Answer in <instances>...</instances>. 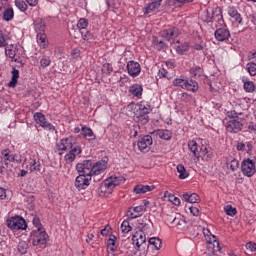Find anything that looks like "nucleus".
<instances>
[{
	"mask_svg": "<svg viewBox=\"0 0 256 256\" xmlns=\"http://www.w3.org/2000/svg\"><path fill=\"white\" fill-rule=\"evenodd\" d=\"M7 39L5 38L4 34L0 32V48L7 47Z\"/></svg>",
	"mask_w": 256,
	"mask_h": 256,
	"instance_id": "57",
	"label": "nucleus"
},
{
	"mask_svg": "<svg viewBox=\"0 0 256 256\" xmlns=\"http://www.w3.org/2000/svg\"><path fill=\"white\" fill-rule=\"evenodd\" d=\"M34 121L37 123V125H40V127L46 129V131H55V126L49 123L47 118L41 112H36L34 114Z\"/></svg>",
	"mask_w": 256,
	"mask_h": 256,
	"instance_id": "11",
	"label": "nucleus"
},
{
	"mask_svg": "<svg viewBox=\"0 0 256 256\" xmlns=\"http://www.w3.org/2000/svg\"><path fill=\"white\" fill-rule=\"evenodd\" d=\"M241 171L245 177H253L256 173L255 161L251 158H245L241 162Z\"/></svg>",
	"mask_w": 256,
	"mask_h": 256,
	"instance_id": "8",
	"label": "nucleus"
},
{
	"mask_svg": "<svg viewBox=\"0 0 256 256\" xmlns=\"http://www.w3.org/2000/svg\"><path fill=\"white\" fill-rule=\"evenodd\" d=\"M162 3H163V0H151V2L145 4V6L142 9L144 15H149V13H153V11H157V9L161 7Z\"/></svg>",
	"mask_w": 256,
	"mask_h": 256,
	"instance_id": "19",
	"label": "nucleus"
},
{
	"mask_svg": "<svg viewBox=\"0 0 256 256\" xmlns=\"http://www.w3.org/2000/svg\"><path fill=\"white\" fill-rule=\"evenodd\" d=\"M208 248L212 249L213 253H218V251H221V244H219L217 236H210V238H208Z\"/></svg>",
	"mask_w": 256,
	"mask_h": 256,
	"instance_id": "23",
	"label": "nucleus"
},
{
	"mask_svg": "<svg viewBox=\"0 0 256 256\" xmlns=\"http://www.w3.org/2000/svg\"><path fill=\"white\" fill-rule=\"evenodd\" d=\"M76 141L77 138L72 136L61 139L58 143H56L55 153H58V155H63L65 151H69V148L75 145Z\"/></svg>",
	"mask_w": 256,
	"mask_h": 256,
	"instance_id": "7",
	"label": "nucleus"
},
{
	"mask_svg": "<svg viewBox=\"0 0 256 256\" xmlns=\"http://www.w3.org/2000/svg\"><path fill=\"white\" fill-rule=\"evenodd\" d=\"M181 99L185 101V103H189V101H191V95H189L188 93H182Z\"/></svg>",
	"mask_w": 256,
	"mask_h": 256,
	"instance_id": "63",
	"label": "nucleus"
},
{
	"mask_svg": "<svg viewBox=\"0 0 256 256\" xmlns=\"http://www.w3.org/2000/svg\"><path fill=\"white\" fill-rule=\"evenodd\" d=\"M190 75L195 78L201 77V75H203V68H201V66L199 65H194L190 69Z\"/></svg>",
	"mask_w": 256,
	"mask_h": 256,
	"instance_id": "37",
	"label": "nucleus"
},
{
	"mask_svg": "<svg viewBox=\"0 0 256 256\" xmlns=\"http://www.w3.org/2000/svg\"><path fill=\"white\" fill-rule=\"evenodd\" d=\"M121 231L122 233H129L131 231V225L129 224V221L124 220L121 224Z\"/></svg>",
	"mask_w": 256,
	"mask_h": 256,
	"instance_id": "51",
	"label": "nucleus"
},
{
	"mask_svg": "<svg viewBox=\"0 0 256 256\" xmlns=\"http://www.w3.org/2000/svg\"><path fill=\"white\" fill-rule=\"evenodd\" d=\"M80 33H81L82 39H84V41H93V35L91 32L80 31Z\"/></svg>",
	"mask_w": 256,
	"mask_h": 256,
	"instance_id": "55",
	"label": "nucleus"
},
{
	"mask_svg": "<svg viewBox=\"0 0 256 256\" xmlns=\"http://www.w3.org/2000/svg\"><path fill=\"white\" fill-rule=\"evenodd\" d=\"M224 212L226 215H229V217H235L237 215V208L227 205L224 207Z\"/></svg>",
	"mask_w": 256,
	"mask_h": 256,
	"instance_id": "43",
	"label": "nucleus"
},
{
	"mask_svg": "<svg viewBox=\"0 0 256 256\" xmlns=\"http://www.w3.org/2000/svg\"><path fill=\"white\" fill-rule=\"evenodd\" d=\"M149 245H153V247L159 251L163 247V241L159 237H152L148 241Z\"/></svg>",
	"mask_w": 256,
	"mask_h": 256,
	"instance_id": "34",
	"label": "nucleus"
},
{
	"mask_svg": "<svg viewBox=\"0 0 256 256\" xmlns=\"http://www.w3.org/2000/svg\"><path fill=\"white\" fill-rule=\"evenodd\" d=\"M214 37L217 41H229V37H231V32L227 29V26H220V28L216 29L214 32Z\"/></svg>",
	"mask_w": 256,
	"mask_h": 256,
	"instance_id": "14",
	"label": "nucleus"
},
{
	"mask_svg": "<svg viewBox=\"0 0 256 256\" xmlns=\"http://www.w3.org/2000/svg\"><path fill=\"white\" fill-rule=\"evenodd\" d=\"M168 199L171 203H173V205H176L177 207H179V205H181V199H179L177 196L170 194L168 196Z\"/></svg>",
	"mask_w": 256,
	"mask_h": 256,
	"instance_id": "53",
	"label": "nucleus"
},
{
	"mask_svg": "<svg viewBox=\"0 0 256 256\" xmlns=\"http://www.w3.org/2000/svg\"><path fill=\"white\" fill-rule=\"evenodd\" d=\"M236 149H237V151H245V143H243V142L237 143Z\"/></svg>",
	"mask_w": 256,
	"mask_h": 256,
	"instance_id": "64",
	"label": "nucleus"
},
{
	"mask_svg": "<svg viewBox=\"0 0 256 256\" xmlns=\"http://www.w3.org/2000/svg\"><path fill=\"white\" fill-rule=\"evenodd\" d=\"M81 153H83V148L76 141L74 142L72 147L69 148L68 153L65 154L64 160L66 161V163H73V161H75V159H77V156L81 155Z\"/></svg>",
	"mask_w": 256,
	"mask_h": 256,
	"instance_id": "9",
	"label": "nucleus"
},
{
	"mask_svg": "<svg viewBox=\"0 0 256 256\" xmlns=\"http://www.w3.org/2000/svg\"><path fill=\"white\" fill-rule=\"evenodd\" d=\"M7 227L12 231H25L27 229V221L21 216H13L7 220Z\"/></svg>",
	"mask_w": 256,
	"mask_h": 256,
	"instance_id": "6",
	"label": "nucleus"
},
{
	"mask_svg": "<svg viewBox=\"0 0 256 256\" xmlns=\"http://www.w3.org/2000/svg\"><path fill=\"white\" fill-rule=\"evenodd\" d=\"M103 69L105 73H113V65H111L110 63L104 64Z\"/></svg>",
	"mask_w": 256,
	"mask_h": 256,
	"instance_id": "58",
	"label": "nucleus"
},
{
	"mask_svg": "<svg viewBox=\"0 0 256 256\" xmlns=\"http://www.w3.org/2000/svg\"><path fill=\"white\" fill-rule=\"evenodd\" d=\"M109 231H111V226L107 225L100 231V233L103 237H107V235H109Z\"/></svg>",
	"mask_w": 256,
	"mask_h": 256,
	"instance_id": "61",
	"label": "nucleus"
},
{
	"mask_svg": "<svg viewBox=\"0 0 256 256\" xmlns=\"http://www.w3.org/2000/svg\"><path fill=\"white\" fill-rule=\"evenodd\" d=\"M11 74H12V78L8 84V87L15 88V87H17V83L19 81V71L17 70V68L13 67Z\"/></svg>",
	"mask_w": 256,
	"mask_h": 256,
	"instance_id": "32",
	"label": "nucleus"
},
{
	"mask_svg": "<svg viewBox=\"0 0 256 256\" xmlns=\"http://www.w3.org/2000/svg\"><path fill=\"white\" fill-rule=\"evenodd\" d=\"M127 71L130 77H138V75L141 73V64H139V62L130 60L127 63Z\"/></svg>",
	"mask_w": 256,
	"mask_h": 256,
	"instance_id": "18",
	"label": "nucleus"
},
{
	"mask_svg": "<svg viewBox=\"0 0 256 256\" xmlns=\"http://www.w3.org/2000/svg\"><path fill=\"white\" fill-rule=\"evenodd\" d=\"M212 21L216 23L215 27H225V20L223 19V10L221 8L216 7L212 11Z\"/></svg>",
	"mask_w": 256,
	"mask_h": 256,
	"instance_id": "17",
	"label": "nucleus"
},
{
	"mask_svg": "<svg viewBox=\"0 0 256 256\" xmlns=\"http://www.w3.org/2000/svg\"><path fill=\"white\" fill-rule=\"evenodd\" d=\"M37 43L41 49H47L49 47V41L47 40V34H37Z\"/></svg>",
	"mask_w": 256,
	"mask_h": 256,
	"instance_id": "29",
	"label": "nucleus"
},
{
	"mask_svg": "<svg viewBox=\"0 0 256 256\" xmlns=\"http://www.w3.org/2000/svg\"><path fill=\"white\" fill-rule=\"evenodd\" d=\"M107 169V161L100 160L98 162H92V176L101 175Z\"/></svg>",
	"mask_w": 256,
	"mask_h": 256,
	"instance_id": "20",
	"label": "nucleus"
},
{
	"mask_svg": "<svg viewBox=\"0 0 256 256\" xmlns=\"http://www.w3.org/2000/svg\"><path fill=\"white\" fill-rule=\"evenodd\" d=\"M133 245H135L138 249L147 242V237L145 236V232L138 231L135 233V235L132 237Z\"/></svg>",
	"mask_w": 256,
	"mask_h": 256,
	"instance_id": "21",
	"label": "nucleus"
},
{
	"mask_svg": "<svg viewBox=\"0 0 256 256\" xmlns=\"http://www.w3.org/2000/svg\"><path fill=\"white\" fill-rule=\"evenodd\" d=\"M200 153L203 159H211V154H209V150L207 147L201 148Z\"/></svg>",
	"mask_w": 256,
	"mask_h": 256,
	"instance_id": "56",
	"label": "nucleus"
},
{
	"mask_svg": "<svg viewBox=\"0 0 256 256\" xmlns=\"http://www.w3.org/2000/svg\"><path fill=\"white\" fill-rule=\"evenodd\" d=\"M40 65L43 69L49 67V65H51V58L49 56H43L40 60Z\"/></svg>",
	"mask_w": 256,
	"mask_h": 256,
	"instance_id": "50",
	"label": "nucleus"
},
{
	"mask_svg": "<svg viewBox=\"0 0 256 256\" xmlns=\"http://www.w3.org/2000/svg\"><path fill=\"white\" fill-rule=\"evenodd\" d=\"M180 33L181 31H179V28L171 27V28L162 30L161 37H163L166 41H171L173 39H177Z\"/></svg>",
	"mask_w": 256,
	"mask_h": 256,
	"instance_id": "15",
	"label": "nucleus"
},
{
	"mask_svg": "<svg viewBox=\"0 0 256 256\" xmlns=\"http://www.w3.org/2000/svg\"><path fill=\"white\" fill-rule=\"evenodd\" d=\"M32 223L36 229H44L43 224H41V219L38 216H33Z\"/></svg>",
	"mask_w": 256,
	"mask_h": 256,
	"instance_id": "54",
	"label": "nucleus"
},
{
	"mask_svg": "<svg viewBox=\"0 0 256 256\" xmlns=\"http://www.w3.org/2000/svg\"><path fill=\"white\" fill-rule=\"evenodd\" d=\"M189 51V43H184L183 45L176 47V52L178 55H185Z\"/></svg>",
	"mask_w": 256,
	"mask_h": 256,
	"instance_id": "44",
	"label": "nucleus"
},
{
	"mask_svg": "<svg viewBox=\"0 0 256 256\" xmlns=\"http://www.w3.org/2000/svg\"><path fill=\"white\" fill-rule=\"evenodd\" d=\"M2 155H3L4 159H5V161H10L12 163H15V161H18L17 160V155L11 154L9 152V150H3L2 151Z\"/></svg>",
	"mask_w": 256,
	"mask_h": 256,
	"instance_id": "39",
	"label": "nucleus"
},
{
	"mask_svg": "<svg viewBox=\"0 0 256 256\" xmlns=\"http://www.w3.org/2000/svg\"><path fill=\"white\" fill-rule=\"evenodd\" d=\"M121 183H125V178L123 176L120 177H110L104 180L100 187L98 188V194L100 197H109L111 193H113V189H115Z\"/></svg>",
	"mask_w": 256,
	"mask_h": 256,
	"instance_id": "2",
	"label": "nucleus"
},
{
	"mask_svg": "<svg viewBox=\"0 0 256 256\" xmlns=\"http://www.w3.org/2000/svg\"><path fill=\"white\" fill-rule=\"evenodd\" d=\"M30 241L34 247L39 245H47L49 243V234L43 229H36L30 233Z\"/></svg>",
	"mask_w": 256,
	"mask_h": 256,
	"instance_id": "4",
	"label": "nucleus"
},
{
	"mask_svg": "<svg viewBox=\"0 0 256 256\" xmlns=\"http://www.w3.org/2000/svg\"><path fill=\"white\" fill-rule=\"evenodd\" d=\"M151 105L140 102L136 105L134 110V121L138 124V127L147 125L149 123V113H151Z\"/></svg>",
	"mask_w": 256,
	"mask_h": 256,
	"instance_id": "1",
	"label": "nucleus"
},
{
	"mask_svg": "<svg viewBox=\"0 0 256 256\" xmlns=\"http://www.w3.org/2000/svg\"><path fill=\"white\" fill-rule=\"evenodd\" d=\"M174 87H180V89H185L186 91H191L192 93H197L199 91V83L195 80L175 78L173 80Z\"/></svg>",
	"mask_w": 256,
	"mask_h": 256,
	"instance_id": "5",
	"label": "nucleus"
},
{
	"mask_svg": "<svg viewBox=\"0 0 256 256\" xmlns=\"http://www.w3.org/2000/svg\"><path fill=\"white\" fill-rule=\"evenodd\" d=\"M242 83H243L244 91H246V93H254L255 83H253V81H250L248 78L243 77Z\"/></svg>",
	"mask_w": 256,
	"mask_h": 256,
	"instance_id": "28",
	"label": "nucleus"
},
{
	"mask_svg": "<svg viewBox=\"0 0 256 256\" xmlns=\"http://www.w3.org/2000/svg\"><path fill=\"white\" fill-rule=\"evenodd\" d=\"M34 29H35L37 35L45 33V29H46L45 21H43V19H41V18H37L34 21Z\"/></svg>",
	"mask_w": 256,
	"mask_h": 256,
	"instance_id": "26",
	"label": "nucleus"
},
{
	"mask_svg": "<svg viewBox=\"0 0 256 256\" xmlns=\"http://www.w3.org/2000/svg\"><path fill=\"white\" fill-rule=\"evenodd\" d=\"M29 165L31 173H33V171H41V163L37 162V160H31Z\"/></svg>",
	"mask_w": 256,
	"mask_h": 256,
	"instance_id": "48",
	"label": "nucleus"
},
{
	"mask_svg": "<svg viewBox=\"0 0 256 256\" xmlns=\"http://www.w3.org/2000/svg\"><path fill=\"white\" fill-rule=\"evenodd\" d=\"M190 213H192V215L194 217H199V208L195 207V206H191L189 207Z\"/></svg>",
	"mask_w": 256,
	"mask_h": 256,
	"instance_id": "60",
	"label": "nucleus"
},
{
	"mask_svg": "<svg viewBox=\"0 0 256 256\" xmlns=\"http://www.w3.org/2000/svg\"><path fill=\"white\" fill-rule=\"evenodd\" d=\"M155 135L160 139H164V141H171L172 133L169 130L159 129L154 131Z\"/></svg>",
	"mask_w": 256,
	"mask_h": 256,
	"instance_id": "30",
	"label": "nucleus"
},
{
	"mask_svg": "<svg viewBox=\"0 0 256 256\" xmlns=\"http://www.w3.org/2000/svg\"><path fill=\"white\" fill-rule=\"evenodd\" d=\"M88 26H89V20L85 18H80L78 20L77 29H79L80 32L85 31V29H87Z\"/></svg>",
	"mask_w": 256,
	"mask_h": 256,
	"instance_id": "40",
	"label": "nucleus"
},
{
	"mask_svg": "<svg viewBox=\"0 0 256 256\" xmlns=\"http://www.w3.org/2000/svg\"><path fill=\"white\" fill-rule=\"evenodd\" d=\"M176 215L177 214H175V213L168 214L167 217H166V221L168 223H170L171 225H173V221H175V216Z\"/></svg>",
	"mask_w": 256,
	"mask_h": 256,
	"instance_id": "62",
	"label": "nucleus"
},
{
	"mask_svg": "<svg viewBox=\"0 0 256 256\" xmlns=\"http://www.w3.org/2000/svg\"><path fill=\"white\" fill-rule=\"evenodd\" d=\"M151 145H153V137L151 135H145L137 142L138 149L142 153H147L151 149Z\"/></svg>",
	"mask_w": 256,
	"mask_h": 256,
	"instance_id": "13",
	"label": "nucleus"
},
{
	"mask_svg": "<svg viewBox=\"0 0 256 256\" xmlns=\"http://www.w3.org/2000/svg\"><path fill=\"white\" fill-rule=\"evenodd\" d=\"M29 249V244L25 241H20L18 243V251L21 253V255H25L27 253V250Z\"/></svg>",
	"mask_w": 256,
	"mask_h": 256,
	"instance_id": "46",
	"label": "nucleus"
},
{
	"mask_svg": "<svg viewBox=\"0 0 256 256\" xmlns=\"http://www.w3.org/2000/svg\"><path fill=\"white\" fill-rule=\"evenodd\" d=\"M153 189H155V186L138 184L134 187V193L143 195V193H149V191H153Z\"/></svg>",
	"mask_w": 256,
	"mask_h": 256,
	"instance_id": "25",
	"label": "nucleus"
},
{
	"mask_svg": "<svg viewBox=\"0 0 256 256\" xmlns=\"http://www.w3.org/2000/svg\"><path fill=\"white\" fill-rule=\"evenodd\" d=\"M228 15L233 20H235L236 23H238L239 25H243V17H241V14L239 13V11H237V8H235L234 6H230L228 8Z\"/></svg>",
	"mask_w": 256,
	"mask_h": 256,
	"instance_id": "22",
	"label": "nucleus"
},
{
	"mask_svg": "<svg viewBox=\"0 0 256 256\" xmlns=\"http://www.w3.org/2000/svg\"><path fill=\"white\" fill-rule=\"evenodd\" d=\"M14 3L17 9H19V11H21L22 13H25V11H27V2H25V0H15Z\"/></svg>",
	"mask_w": 256,
	"mask_h": 256,
	"instance_id": "42",
	"label": "nucleus"
},
{
	"mask_svg": "<svg viewBox=\"0 0 256 256\" xmlns=\"http://www.w3.org/2000/svg\"><path fill=\"white\" fill-rule=\"evenodd\" d=\"M188 149L193 153L194 157L199 158V150H198V145L197 141L191 140L188 142Z\"/></svg>",
	"mask_w": 256,
	"mask_h": 256,
	"instance_id": "35",
	"label": "nucleus"
},
{
	"mask_svg": "<svg viewBox=\"0 0 256 256\" xmlns=\"http://www.w3.org/2000/svg\"><path fill=\"white\" fill-rule=\"evenodd\" d=\"M185 223V220L181 218L179 214H176V216L174 217V221L172 222V225H174V227H178L179 229H181V227H183Z\"/></svg>",
	"mask_w": 256,
	"mask_h": 256,
	"instance_id": "41",
	"label": "nucleus"
},
{
	"mask_svg": "<svg viewBox=\"0 0 256 256\" xmlns=\"http://www.w3.org/2000/svg\"><path fill=\"white\" fill-rule=\"evenodd\" d=\"M225 121L228 133H239L243 130V123L239 121V113L235 110L226 113Z\"/></svg>",
	"mask_w": 256,
	"mask_h": 256,
	"instance_id": "3",
	"label": "nucleus"
},
{
	"mask_svg": "<svg viewBox=\"0 0 256 256\" xmlns=\"http://www.w3.org/2000/svg\"><path fill=\"white\" fill-rule=\"evenodd\" d=\"M246 249H249V251H251V253L256 251V243L254 242H248L246 244Z\"/></svg>",
	"mask_w": 256,
	"mask_h": 256,
	"instance_id": "59",
	"label": "nucleus"
},
{
	"mask_svg": "<svg viewBox=\"0 0 256 256\" xmlns=\"http://www.w3.org/2000/svg\"><path fill=\"white\" fill-rule=\"evenodd\" d=\"M76 170L82 175L93 177V161L84 160L83 163L76 164Z\"/></svg>",
	"mask_w": 256,
	"mask_h": 256,
	"instance_id": "10",
	"label": "nucleus"
},
{
	"mask_svg": "<svg viewBox=\"0 0 256 256\" xmlns=\"http://www.w3.org/2000/svg\"><path fill=\"white\" fill-rule=\"evenodd\" d=\"M182 198L186 201V203H199L200 197L197 195V193H184L182 195Z\"/></svg>",
	"mask_w": 256,
	"mask_h": 256,
	"instance_id": "31",
	"label": "nucleus"
},
{
	"mask_svg": "<svg viewBox=\"0 0 256 256\" xmlns=\"http://www.w3.org/2000/svg\"><path fill=\"white\" fill-rule=\"evenodd\" d=\"M129 93L133 95V97L140 98L143 95V86L141 84H134L130 86Z\"/></svg>",
	"mask_w": 256,
	"mask_h": 256,
	"instance_id": "27",
	"label": "nucleus"
},
{
	"mask_svg": "<svg viewBox=\"0 0 256 256\" xmlns=\"http://www.w3.org/2000/svg\"><path fill=\"white\" fill-rule=\"evenodd\" d=\"M91 184V176H87L85 174L79 173V176L75 179V187L78 191H82L83 189H87Z\"/></svg>",
	"mask_w": 256,
	"mask_h": 256,
	"instance_id": "12",
	"label": "nucleus"
},
{
	"mask_svg": "<svg viewBox=\"0 0 256 256\" xmlns=\"http://www.w3.org/2000/svg\"><path fill=\"white\" fill-rule=\"evenodd\" d=\"M13 17H15V11L13 8H7L3 12V20L4 21H13Z\"/></svg>",
	"mask_w": 256,
	"mask_h": 256,
	"instance_id": "38",
	"label": "nucleus"
},
{
	"mask_svg": "<svg viewBox=\"0 0 256 256\" xmlns=\"http://www.w3.org/2000/svg\"><path fill=\"white\" fill-rule=\"evenodd\" d=\"M227 165H230L231 171H237L239 169V160L232 158L226 161Z\"/></svg>",
	"mask_w": 256,
	"mask_h": 256,
	"instance_id": "47",
	"label": "nucleus"
},
{
	"mask_svg": "<svg viewBox=\"0 0 256 256\" xmlns=\"http://www.w3.org/2000/svg\"><path fill=\"white\" fill-rule=\"evenodd\" d=\"M201 19L204 23H213V12H204L201 16Z\"/></svg>",
	"mask_w": 256,
	"mask_h": 256,
	"instance_id": "45",
	"label": "nucleus"
},
{
	"mask_svg": "<svg viewBox=\"0 0 256 256\" xmlns=\"http://www.w3.org/2000/svg\"><path fill=\"white\" fill-rule=\"evenodd\" d=\"M246 67H247V71H248L249 75H251V77H255V75H256V64L253 63V62H249Z\"/></svg>",
	"mask_w": 256,
	"mask_h": 256,
	"instance_id": "49",
	"label": "nucleus"
},
{
	"mask_svg": "<svg viewBox=\"0 0 256 256\" xmlns=\"http://www.w3.org/2000/svg\"><path fill=\"white\" fill-rule=\"evenodd\" d=\"M5 55L10 59H15V55H17V47L13 44L6 46Z\"/></svg>",
	"mask_w": 256,
	"mask_h": 256,
	"instance_id": "33",
	"label": "nucleus"
},
{
	"mask_svg": "<svg viewBox=\"0 0 256 256\" xmlns=\"http://www.w3.org/2000/svg\"><path fill=\"white\" fill-rule=\"evenodd\" d=\"M145 205H140V206H135V207H130L127 211V217L128 219H137L138 217H141L143 215V212L146 211V206Z\"/></svg>",
	"mask_w": 256,
	"mask_h": 256,
	"instance_id": "16",
	"label": "nucleus"
},
{
	"mask_svg": "<svg viewBox=\"0 0 256 256\" xmlns=\"http://www.w3.org/2000/svg\"><path fill=\"white\" fill-rule=\"evenodd\" d=\"M81 133L83 137H92L88 139L89 143H95L97 141V136L93 133V130L87 126H82Z\"/></svg>",
	"mask_w": 256,
	"mask_h": 256,
	"instance_id": "24",
	"label": "nucleus"
},
{
	"mask_svg": "<svg viewBox=\"0 0 256 256\" xmlns=\"http://www.w3.org/2000/svg\"><path fill=\"white\" fill-rule=\"evenodd\" d=\"M176 169L179 173V179H187V177H189V172H187V169H185V166L183 164H179Z\"/></svg>",
	"mask_w": 256,
	"mask_h": 256,
	"instance_id": "36",
	"label": "nucleus"
},
{
	"mask_svg": "<svg viewBox=\"0 0 256 256\" xmlns=\"http://www.w3.org/2000/svg\"><path fill=\"white\" fill-rule=\"evenodd\" d=\"M158 77L160 79H171V76L169 75V72H167V70L165 68H161L159 71H158Z\"/></svg>",
	"mask_w": 256,
	"mask_h": 256,
	"instance_id": "52",
	"label": "nucleus"
}]
</instances>
